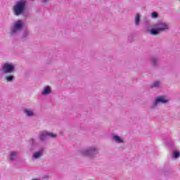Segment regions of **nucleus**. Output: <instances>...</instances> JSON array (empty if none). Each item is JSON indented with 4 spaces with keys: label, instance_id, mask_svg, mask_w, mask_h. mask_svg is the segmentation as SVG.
<instances>
[{
    "label": "nucleus",
    "instance_id": "obj_25",
    "mask_svg": "<svg viewBox=\"0 0 180 180\" xmlns=\"http://www.w3.org/2000/svg\"><path fill=\"white\" fill-rule=\"evenodd\" d=\"M30 1H34V0H30Z\"/></svg>",
    "mask_w": 180,
    "mask_h": 180
},
{
    "label": "nucleus",
    "instance_id": "obj_12",
    "mask_svg": "<svg viewBox=\"0 0 180 180\" xmlns=\"http://www.w3.org/2000/svg\"><path fill=\"white\" fill-rule=\"evenodd\" d=\"M24 113L26 115V116H27V117H32L34 116V112L27 108L24 109Z\"/></svg>",
    "mask_w": 180,
    "mask_h": 180
},
{
    "label": "nucleus",
    "instance_id": "obj_15",
    "mask_svg": "<svg viewBox=\"0 0 180 180\" xmlns=\"http://www.w3.org/2000/svg\"><path fill=\"white\" fill-rule=\"evenodd\" d=\"M18 155V152L12 151L10 153V160L15 161L16 160V157Z\"/></svg>",
    "mask_w": 180,
    "mask_h": 180
},
{
    "label": "nucleus",
    "instance_id": "obj_20",
    "mask_svg": "<svg viewBox=\"0 0 180 180\" xmlns=\"http://www.w3.org/2000/svg\"><path fill=\"white\" fill-rule=\"evenodd\" d=\"M180 156V152L178 150H174L173 153V157L174 158H178Z\"/></svg>",
    "mask_w": 180,
    "mask_h": 180
},
{
    "label": "nucleus",
    "instance_id": "obj_21",
    "mask_svg": "<svg viewBox=\"0 0 180 180\" xmlns=\"http://www.w3.org/2000/svg\"><path fill=\"white\" fill-rule=\"evenodd\" d=\"M151 18H153V19H157V18H158V13L154 11L151 13Z\"/></svg>",
    "mask_w": 180,
    "mask_h": 180
},
{
    "label": "nucleus",
    "instance_id": "obj_9",
    "mask_svg": "<svg viewBox=\"0 0 180 180\" xmlns=\"http://www.w3.org/2000/svg\"><path fill=\"white\" fill-rule=\"evenodd\" d=\"M112 140L115 141V143H117V144H120L122 143H124V141L123 139H122L120 136L116 135L115 134H111Z\"/></svg>",
    "mask_w": 180,
    "mask_h": 180
},
{
    "label": "nucleus",
    "instance_id": "obj_14",
    "mask_svg": "<svg viewBox=\"0 0 180 180\" xmlns=\"http://www.w3.org/2000/svg\"><path fill=\"white\" fill-rule=\"evenodd\" d=\"M5 79L7 81V82H13L15 81V76L14 75H6Z\"/></svg>",
    "mask_w": 180,
    "mask_h": 180
},
{
    "label": "nucleus",
    "instance_id": "obj_10",
    "mask_svg": "<svg viewBox=\"0 0 180 180\" xmlns=\"http://www.w3.org/2000/svg\"><path fill=\"white\" fill-rule=\"evenodd\" d=\"M38 139L40 141H46L47 140V131H43L42 132L39 133L38 136Z\"/></svg>",
    "mask_w": 180,
    "mask_h": 180
},
{
    "label": "nucleus",
    "instance_id": "obj_2",
    "mask_svg": "<svg viewBox=\"0 0 180 180\" xmlns=\"http://www.w3.org/2000/svg\"><path fill=\"white\" fill-rule=\"evenodd\" d=\"M79 153L82 157L89 158V160H95V158L99 154V150L96 147L89 146L86 148L81 149Z\"/></svg>",
    "mask_w": 180,
    "mask_h": 180
},
{
    "label": "nucleus",
    "instance_id": "obj_3",
    "mask_svg": "<svg viewBox=\"0 0 180 180\" xmlns=\"http://www.w3.org/2000/svg\"><path fill=\"white\" fill-rule=\"evenodd\" d=\"M153 27L150 30V33L152 36H157L160 34L161 32H165V30H169V26L164 22H158L153 25Z\"/></svg>",
    "mask_w": 180,
    "mask_h": 180
},
{
    "label": "nucleus",
    "instance_id": "obj_26",
    "mask_svg": "<svg viewBox=\"0 0 180 180\" xmlns=\"http://www.w3.org/2000/svg\"><path fill=\"white\" fill-rule=\"evenodd\" d=\"M180 1V0H179Z\"/></svg>",
    "mask_w": 180,
    "mask_h": 180
},
{
    "label": "nucleus",
    "instance_id": "obj_4",
    "mask_svg": "<svg viewBox=\"0 0 180 180\" xmlns=\"http://www.w3.org/2000/svg\"><path fill=\"white\" fill-rule=\"evenodd\" d=\"M15 72V65L12 63L6 62L0 68V75H5V74H12Z\"/></svg>",
    "mask_w": 180,
    "mask_h": 180
},
{
    "label": "nucleus",
    "instance_id": "obj_19",
    "mask_svg": "<svg viewBox=\"0 0 180 180\" xmlns=\"http://www.w3.org/2000/svg\"><path fill=\"white\" fill-rule=\"evenodd\" d=\"M135 25L139 26L140 25V14L137 13L135 16Z\"/></svg>",
    "mask_w": 180,
    "mask_h": 180
},
{
    "label": "nucleus",
    "instance_id": "obj_18",
    "mask_svg": "<svg viewBox=\"0 0 180 180\" xmlns=\"http://www.w3.org/2000/svg\"><path fill=\"white\" fill-rule=\"evenodd\" d=\"M46 135L47 138L49 139H56L57 137V134L53 133V132H49L46 131Z\"/></svg>",
    "mask_w": 180,
    "mask_h": 180
},
{
    "label": "nucleus",
    "instance_id": "obj_22",
    "mask_svg": "<svg viewBox=\"0 0 180 180\" xmlns=\"http://www.w3.org/2000/svg\"><path fill=\"white\" fill-rule=\"evenodd\" d=\"M145 26L147 27V29H150V27H151V22L150 20H146L145 22Z\"/></svg>",
    "mask_w": 180,
    "mask_h": 180
},
{
    "label": "nucleus",
    "instance_id": "obj_7",
    "mask_svg": "<svg viewBox=\"0 0 180 180\" xmlns=\"http://www.w3.org/2000/svg\"><path fill=\"white\" fill-rule=\"evenodd\" d=\"M40 148H41V147H40L39 143L35 142L34 139H31L30 151H34V153L35 151H38V150H40Z\"/></svg>",
    "mask_w": 180,
    "mask_h": 180
},
{
    "label": "nucleus",
    "instance_id": "obj_11",
    "mask_svg": "<svg viewBox=\"0 0 180 180\" xmlns=\"http://www.w3.org/2000/svg\"><path fill=\"white\" fill-rule=\"evenodd\" d=\"M51 92V87L50 86H46L44 88V91L41 92V95L46 96L50 94Z\"/></svg>",
    "mask_w": 180,
    "mask_h": 180
},
{
    "label": "nucleus",
    "instance_id": "obj_17",
    "mask_svg": "<svg viewBox=\"0 0 180 180\" xmlns=\"http://www.w3.org/2000/svg\"><path fill=\"white\" fill-rule=\"evenodd\" d=\"M30 34V32H29V30H25L22 35V40H26V39L29 37Z\"/></svg>",
    "mask_w": 180,
    "mask_h": 180
},
{
    "label": "nucleus",
    "instance_id": "obj_24",
    "mask_svg": "<svg viewBox=\"0 0 180 180\" xmlns=\"http://www.w3.org/2000/svg\"><path fill=\"white\" fill-rule=\"evenodd\" d=\"M128 40H129L130 41H131V40H133V36L129 35V36L128 37Z\"/></svg>",
    "mask_w": 180,
    "mask_h": 180
},
{
    "label": "nucleus",
    "instance_id": "obj_16",
    "mask_svg": "<svg viewBox=\"0 0 180 180\" xmlns=\"http://www.w3.org/2000/svg\"><path fill=\"white\" fill-rule=\"evenodd\" d=\"M160 84H161V83H160V82L157 81V82H155L154 83H152L150 85V88L151 89H154V88H160Z\"/></svg>",
    "mask_w": 180,
    "mask_h": 180
},
{
    "label": "nucleus",
    "instance_id": "obj_6",
    "mask_svg": "<svg viewBox=\"0 0 180 180\" xmlns=\"http://www.w3.org/2000/svg\"><path fill=\"white\" fill-rule=\"evenodd\" d=\"M168 103V100L165 99L164 96L158 97L153 102V104L150 106V109L152 110L155 109V108L158 106V103Z\"/></svg>",
    "mask_w": 180,
    "mask_h": 180
},
{
    "label": "nucleus",
    "instance_id": "obj_1",
    "mask_svg": "<svg viewBox=\"0 0 180 180\" xmlns=\"http://www.w3.org/2000/svg\"><path fill=\"white\" fill-rule=\"evenodd\" d=\"M26 6H27V0H20L15 2L13 6L12 11L15 16H20L26 12Z\"/></svg>",
    "mask_w": 180,
    "mask_h": 180
},
{
    "label": "nucleus",
    "instance_id": "obj_23",
    "mask_svg": "<svg viewBox=\"0 0 180 180\" xmlns=\"http://www.w3.org/2000/svg\"><path fill=\"white\" fill-rule=\"evenodd\" d=\"M49 0H41V4H47Z\"/></svg>",
    "mask_w": 180,
    "mask_h": 180
},
{
    "label": "nucleus",
    "instance_id": "obj_5",
    "mask_svg": "<svg viewBox=\"0 0 180 180\" xmlns=\"http://www.w3.org/2000/svg\"><path fill=\"white\" fill-rule=\"evenodd\" d=\"M25 27V25L22 20H18L14 22L13 27L11 28L10 36H15L18 34V32H20Z\"/></svg>",
    "mask_w": 180,
    "mask_h": 180
},
{
    "label": "nucleus",
    "instance_id": "obj_8",
    "mask_svg": "<svg viewBox=\"0 0 180 180\" xmlns=\"http://www.w3.org/2000/svg\"><path fill=\"white\" fill-rule=\"evenodd\" d=\"M44 153V148L41 147L39 150H35L32 155V160H39L40 157H43V154Z\"/></svg>",
    "mask_w": 180,
    "mask_h": 180
},
{
    "label": "nucleus",
    "instance_id": "obj_13",
    "mask_svg": "<svg viewBox=\"0 0 180 180\" xmlns=\"http://www.w3.org/2000/svg\"><path fill=\"white\" fill-rule=\"evenodd\" d=\"M150 61L153 67H158V58L157 56L152 57Z\"/></svg>",
    "mask_w": 180,
    "mask_h": 180
}]
</instances>
